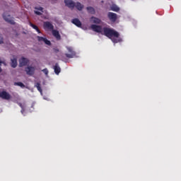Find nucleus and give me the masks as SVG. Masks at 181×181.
Wrapping results in <instances>:
<instances>
[{
    "label": "nucleus",
    "instance_id": "nucleus-1",
    "mask_svg": "<svg viewBox=\"0 0 181 181\" xmlns=\"http://www.w3.org/2000/svg\"><path fill=\"white\" fill-rule=\"evenodd\" d=\"M90 28L92 30H93V32H96V33H101V35H104L109 39H111L113 43H118V42H119V40L112 38L119 37V33L114 29L110 28L108 27H104L103 28V26L97 25L95 24H92L90 25Z\"/></svg>",
    "mask_w": 181,
    "mask_h": 181
},
{
    "label": "nucleus",
    "instance_id": "nucleus-2",
    "mask_svg": "<svg viewBox=\"0 0 181 181\" xmlns=\"http://www.w3.org/2000/svg\"><path fill=\"white\" fill-rule=\"evenodd\" d=\"M43 28L45 30H53L54 29V25L50 21H45L43 23Z\"/></svg>",
    "mask_w": 181,
    "mask_h": 181
},
{
    "label": "nucleus",
    "instance_id": "nucleus-3",
    "mask_svg": "<svg viewBox=\"0 0 181 181\" xmlns=\"http://www.w3.org/2000/svg\"><path fill=\"white\" fill-rule=\"evenodd\" d=\"M3 18L4 21H6V22H8V23H10L11 25H15V21L12 19V18L11 17V15L6 13H4L3 14Z\"/></svg>",
    "mask_w": 181,
    "mask_h": 181
},
{
    "label": "nucleus",
    "instance_id": "nucleus-4",
    "mask_svg": "<svg viewBox=\"0 0 181 181\" xmlns=\"http://www.w3.org/2000/svg\"><path fill=\"white\" fill-rule=\"evenodd\" d=\"M68 52L71 54H65L66 57L68 59H73L76 56V52L73 50V47H66Z\"/></svg>",
    "mask_w": 181,
    "mask_h": 181
},
{
    "label": "nucleus",
    "instance_id": "nucleus-5",
    "mask_svg": "<svg viewBox=\"0 0 181 181\" xmlns=\"http://www.w3.org/2000/svg\"><path fill=\"white\" fill-rule=\"evenodd\" d=\"M36 69L34 66H27L25 68V71L28 76H33L35 74Z\"/></svg>",
    "mask_w": 181,
    "mask_h": 181
},
{
    "label": "nucleus",
    "instance_id": "nucleus-6",
    "mask_svg": "<svg viewBox=\"0 0 181 181\" xmlns=\"http://www.w3.org/2000/svg\"><path fill=\"white\" fill-rule=\"evenodd\" d=\"M64 4L66 6L69 8V9H74L76 6V2H74L73 0H64Z\"/></svg>",
    "mask_w": 181,
    "mask_h": 181
},
{
    "label": "nucleus",
    "instance_id": "nucleus-7",
    "mask_svg": "<svg viewBox=\"0 0 181 181\" xmlns=\"http://www.w3.org/2000/svg\"><path fill=\"white\" fill-rule=\"evenodd\" d=\"M28 64H29V59H28V58L21 57L19 59L20 67H23L25 66H28Z\"/></svg>",
    "mask_w": 181,
    "mask_h": 181
},
{
    "label": "nucleus",
    "instance_id": "nucleus-8",
    "mask_svg": "<svg viewBox=\"0 0 181 181\" xmlns=\"http://www.w3.org/2000/svg\"><path fill=\"white\" fill-rule=\"evenodd\" d=\"M0 98L3 100H11V95L5 90L0 92Z\"/></svg>",
    "mask_w": 181,
    "mask_h": 181
},
{
    "label": "nucleus",
    "instance_id": "nucleus-9",
    "mask_svg": "<svg viewBox=\"0 0 181 181\" xmlns=\"http://www.w3.org/2000/svg\"><path fill=\"white\" fill-rule=\"evenodd\" d=\"M107 18L111 21V22H116L117 21V13L109 12L107 13Z\"/></svg>",
    "mask_w": 181,
    "mask_h": 181
},
{
    "label": "nucleus",
    "instance_id": "nucleus-10",
    "mask_svg": "<svg viewBox=\"0 0 181 181\" xmlns=\"http://www.w3.org/2000/svg\"><path fill=\"white\" fill-rule=\"evenodd\" d=\"M52 35L54 36V37H55V39H57V40H62V35H60V33H59V30H53L52 31Z\"/></svg>",
    "mask_w": 181,
    "mask_h": 181
},
{
    "label": "nucleus",
    "instance_id": "nucleus-11",
    "mask_svg": "<svg viewBox=\"0 0 181 181\" xmlns=\"http://www.w3.org/2000/svg\"><path fill=\"white\" fill-rule=\"evenodd\" d=\"M72 23L77 26V28H81V21L78 18H74L71 21Z\"/></svg>",
    "mask_w": 181,
    "mask_h": 181
},
{
    "label": "nucleus",
    "instance_id": "nucleus-12",
    "mask_svg": "<svg viewBox=\"0 0 181 181\" xmlns=\"http://www.w3.org/2000/svg\"><path fill=\"white\" fill-rule=\"evenodd\" d=\"M75 8L78 11H83V9H84V5H83L81 3L77 1L76 3H75Z\"/></svg>",
    "mask_w": 181,
    "mask_h": 181
},
{
    "label": "nucleus",
    "instance_id": "nucleus-13",
    "mask_svg": "<svg viewBox=\"0 0 181 181\" xmlns=\"http://www.w3.org/2000/svg\"><path fill=\"white\" fill-rule=\"evenodd\" d=\"M90 21L93 22V23H95L96 25H100V23H101V19L94 16L90 18Z\"/></svg>",
    "mask_w": 181,
    "mask_h": 181
},
{
    "label": "nucleus",
    "instance_id": "nucleus-14",
    "mask_svg": "<svg viewBox=\"0 0 181 181\" xmlns=\"http://www.w3.org/2000/svg\"><path fill=\"white\" fill-rule=\"evenodd\" d=\"M54 71L55 74H60L62 69H60V66H59L58 63L55 64V65L54 66Z\"/></svg>",
    "mask_w": 181,
    "mask_h": 181
},
{
    "label": "nucleus",
    "instance_id": "nucleus-15",
    "mask_svg": "<svg viewBox=\"0 0 181 181\" xmlns=\"http://www.w3.org/2000/svg\"><path fill=\"white\" fill-rule=\"evenodd\" d=\"M11 67H13V69H15L16 67V66H18V59H16V58L11 59Z\"/></svg>",
    "mask_w": 181,
    "mask_h": 181
},
{
    "label": "nucleus",
    "instance_id": "nucleus-16",
    "mask_svg": "<svg viewBox=\"0 0 181 181\" xmlns=\"http://www.w3.org/2000/svg\"><path fill=\"white\" fill-rule=\"evenodd\" d=\"M86 9L88 12L89 13H91L92 15H94L95 13V9H94L92 6H88Z\"/></svg>",
    "mask_w": 181,
    "mask_h": 181
},
{
    "label": "nucleus",
    "instance_id": "nucleus-17",
    "mask_svg": "<svg viewBox=\"0 0 181 181\" xmlns=\"http://www.w3.org/2000/svg\"><path fill=\"white\" fill-rule=\"evenodd\" d=\"M111 10L113 11V12H118V11H119V8L118 6L114 5L111 7Z\"/></svg>",
    "mask_w": 181,
    "mask_h": 181
},
{
    "label": "nucleus",
    "instance_id": "nucleus-18",
    "mask_svg": "<svg viewBox=\"0 0 181 181\" xmlns=\"http://www.w3.org/2000/svg\"><path fill=\"white\" fill-rule=\"evenodd\" d=\"M35 87H36L37 90H38V91L40 93H42V87H40V83H37L35 85Z\"/></svg>",
    "mask_w": 181,
    "mask_h": 181
},
{
    "label": "nucleus",
    "instance_id": "nucleus-19",
    "mask_svg": "<svg viewBox=\"0 0 181 181\" xmlns=\"http://www.w3.org/2000/svg\"><path fill=\"white\" fill-rule=\"evenodd\" d=\"M15 86H18L19 87H25V84H23V83L22 82H16L15 83Z\"/></svg>",
    "mask_w": 181,
    "mask_h": 181
},
{
    "label": "nucleus",
    "instance_id": "nucleus-20",
    "mask_svg": "<svg viewBox=\"0 0 181 181\" xmlns=\"http://www.w3.org/2000/svg\"><path fill=\"white\" fill-rule=\"evenodd\" d=\"M30 26H31V28H33V29H35V30H37L39 28L37 27V25L32 23H30Z\"/></svg>",
    "mask_w": 181,
    "mask_h": 181
},
{
    "label": "nucleus",
    "instance_id": "nucleus-21",
    "mask_svg": "<svg viewBox=\"0 0 181 181\" xmlns=\"http://www.w3.org/2000/svg\"><path fill=\"white\" fill-rule=\"evenodd\" d=\"M44 43H45V45H47L48 46H50L52 45V42H50V41L49 40H47V38H45V40H44Z\"/></svg>",
    "mask_w": 181,
    "mask_h": 181
},
{
    "label": "nucleus",
    "instance_id": "nucleus-22",
    "mask_svg": "<svg viewBox=\"0 0 181 181\" xmlns=\"http://www.w3.org/2000/svg\"><path fill=\"white\" fill-rule=\"evenodd\" d=\"M46 38L43 37H40V36H37V40L38 42H45V40Z\"/></svg>",
    "mask_w": 181,
    "mask_h": 181
},
{
    "label": "nucleus",
    "instance_id": "nucleus-23",
    "mask_svg": "<svg viewBox=\"0 0 181 181\" xmlns=\"http://www.w3.org/2000/svg\"><path fill=\"white\" fill-rule=\"evenodd\" d=\"M42 71L45 73V74L46 76H47V74H49V70H47V69H44L42 70Z\"/></svg>",
    "mask_w": 181,
    "mask_h": 181
},
{
    "label": "nucleus",
    "instance_id": "nucleus-24",
    "mask_svg": "<svg viewBox=\"0 0 181 181\" xmlns=\"http://www.w3.org/2000/svg\"><path fill=\"white\" fill-rule=\"evenodd\" d=\"M35 15H38L39 16H40V15H42V12L37 11H35Z\"/></svg>",
    "mask_w": 181,
    "mask_h": 181
},
{
    "label": "nucleus",
    "instance_id": "nucleus-25",
    "mask_svg": "<svg viewBox=\"0 0 181 181\" xmlns=\"http://www.w3.org/2000/svg\"><path fill=\"white\" fill-rule=\"evenodd\" d=\"M4 43V37H2V35H0V45H2Z\"/></svg>",
    "mask_w": 181,
    "mask_h": 181
},
{
    "label": "nucleus",
    "instance_id": "nucleus-26",
    "mask_svg": "<svg viewBox=\"0 0 181 181\" xmlns=\"http://www.w3.org/2000/svg\"><path fill=\"white\" fill-rule=\"evenodd\" d=\"M35 9H37V11H40V12H43V7L35 8Z\"/></svg>",
    "mask_w": 181,
    "mask_h": 181
},
{
    "label": "nucleus",
    "instance_id": "nucleus-27",
    "mask_svg": "<svg viewBox=\"0 0 181 181\" xmlns=\"http://www.w3.org/2000/svg\"><path fill=\"white\" fill-rule=\"evenodd\" d=\"M36 31L37 32V33H41L40 30H39V28L37 29Z\"/></svg>",
    "mask_w": 181,
    "mask_h": 181
},
{
    "label": "nucleus",
    "instance_id": "nucleus-28",
    "mask_svg": "<svg viewBox=\"0 0 181 181\" xmlns=\"http://www.w3.org/2000/svg\"><path fill=\"white\" fill-rule=\"evenodd\" d=\"M54 52H56V53H57V52H59V49H54Z\"/></svg>",
    "mask_w": 181,
    "mask_h": 181
},
{
    "label": "nucleus",
    "instance_id": "nucleus-29",
    "mask_svg": "<svg viewBox=\"0 0 181 181\" xmlns=\"http://www.w3.org/2000/svg\"><path fill=\"white\" fill-rule=\"evenodd\" d=\"M19 106H20L21 108H23V106L22 105V103H19Z\"/></svg>",
    "mask_w": 181,
    "mask_h": 181
},
{
    "label": "nucleus",
    "instance_id": "nucleus-30",
    "mask_svg": "<svg viewBox=\"0 0 181 181\" xmlns=\"http://www.w3.org/2000/svg\"><path fill=\"white\" fill-rule=\"evenodd\" d=\"M25 111V110H23V108H22V110H21V112H22V114H23V112Z\"/></svg>",
    "mask_w": 181,
    "mask_h": 181
},
{
    "label": "nucleus",
    "instance_id": "nucleus-31",
    "mask_svg": "<svg viewBox=\"0 0 181 181\" xmlns=\"http://www.w3.org/2000/svg\"><path fill=\"white\" fill-rule=\"evenodd\" d=\"M0 73H2V69L0 67Z\"/></svg>",
    "mask_w": 181,
    "mask_h": 181
}]
</instances>
